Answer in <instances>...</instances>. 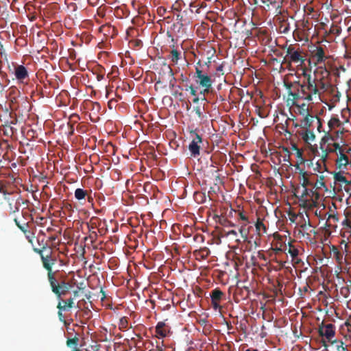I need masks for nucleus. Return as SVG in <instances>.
Segmentation results:
<instances>
[{"mask_svg":"<svg viewBox=\"0 0 351 351\" xmlns=\"http://www.w3.org/2000/svg\"><path fill=\"white\" fill-rule=\"evenodd\" d=\"M247 223H243L241 226V228L239 229V233L241 234V238L243 239L244 241H247L248 239V235L250 233V229L251 227H249L248 228H246Z\"/></svg>","mask_w":351,"mask_h":351,"instance_id":"22","label":"nucleus"},{"mask_svg":"<svg viewBox=\"0 0 351 351\" xmlns=\"http://www.w3.org/2000/svg\"><path fill=\"white\" fill-rule=\"evenodd\" d=\"M332 344H336V349L337 351H349L347 346H343V343L341 341L334 340L331 341Z\"/></svg>","mask_w":351,"mask_h":351,"instance_id":"31","label":"nucleus"},{"mask_svg":"<svg viewBox=\"0 0 351 351\" xmlns=\"http://www.w3.org/2000/svg\"><path fill=\"white\" fill-rule=\"evenodd\" d=\"M305 62V58L302 56V51L300 48L290 45L287 47V56L284 57L282 64L287 65V68L291 69V64H299L302 65Z\"/></svg>","mask_w":351,"mask_h":351,"instance_id":"2","label":"nucleus"},{"mask_svg":"<svg viewBox=\"0 0 351 351\" xmlns=\"http://www.w3.org/2000/svg\"><path fill=\"white\" fill-rule=\"evenodd\" d=\"M311 53H313V57L316 60V64H321L325 62L326 57L325 56V52L323 47H316L314 51H311Z\"/></svg>","mask_w":351,"mask_h":351,"instance_id":"10","label":"nucleus"},{"mask_svg":"<svg viewBox=\"0 0 351 351\" xmlns=\"http://www.w3.org/2000/svg\"><path fill=\"white\" fill-rule=\"evenodd\" d=\"M311 227V224H310V222H308V223H306V222L303 224H302L300 226V228L303 230H307V228Z\"/></svg>","mask_w":351,"mask_h":351,"instance_id":"46","label":"nucleus"},{"mask_svg":"<svg viewBox=\"0 0 351 351\" xmlns=\"http://www.w3.org/2000/svg\"><path fill=\"white\" fill-rule=\"evenodd\" d=\"M166 324L163 321H160L158 322L156 326V332L157 337H165L167 336V330L165 329Z\"/></svg>","mask_w":351,"mask_h":351,"instance_id":"16","label":"nucleus"},{"mask_svg":"<svg viewBox=\"0 0 351 351\" xmlns=\"http://www.w3.org/2000/svg\"><path fill=\"white\" fill-rule=\"evenodd\" d=\"M182 52L176 49L173 45V49L169 51L167 58L170 60L171 62H172L173 65H176V64L178 62V60L182 59Z\"/></svg>","mask_w":351,"mask_h":351,"instance_id":"11","label":"nucleus"},{"mask_svg":"<svg viewBox=\"0 0 351 351\" xmlns=\"http://www.w3.org/2000/svg\"><path fill=\"white\" fill-rule=\"evenodd\" d=\"M348 163V156L341 152L339 158L336 160V165L338 166L339 169H341L342 167H346Z\"/></svg>","mask_w":351,"mask_h":351,"instance_id":"17","label":"nucleus"},{"mask_svg":"<svg viewBox=\"0 0 351 351\" xmlns=\"http://www.w3.org/2000/svg\"><path fill=\"white\" fill-rule=\"evenodd\" d=\"M74 306V298H70L67 300H59L57 308L58 310L68 311Z\"/></svg>","mask_w":351,"mask_h":351,"instance_id":"12","label":"nucleus"},{"mask_svg":"<svg viewBox=\"0 0 351 351\" xmlns=\"http://www.w3.org/2000/svg\"><path fill=\"white\" fill-rule=\"evenodd\" d=\"M245 351H258L257 349H252V348H248L247 350Z\"/></svg>","mask_w":351,"mask_h":351,"instance_id":"64","label":"nucleus"},{"mask_svg":"<svg viewBox=\"0 0 351 351\" xmlns=\"http://www.w3.org/2000/svg\"><path fill=\"white\" fill-rule=\"evenodd\" d=\"M289 248L288 250V253L290 254V255L292 258V261H294L296 263H298L300 261V260L298 258V256L299 254L298 250L296 247H295L294 245L291 244V243H289Z\"/></svg>","mask_w":351,"mask_h":351,"instance_id":"20","label":"nucleus"},{"mask_svg":"<svg viewBox=\"0 0 351 351\" xmlns=\"http://www.w3.org/2000/svg\"><path fill=\"white\" fill-rule=\"evenodd\" d=\"M317 118V116L306 114L304 116V118L301 120L300 126L303 128V130L308 129V128L312 125V123L315 122Z\"/></svg>","mask_w":351,"mask_h":351,"instance_id":"13","label":"nucleus"},{"mask_svg":"<svg viewBox=\"0 0 351 351\" xmlns=\"http://www.w3.org/2000/svg\"><path fill=\"white\" fill-rule=\"evenodd\" d=\"M36 240H37L38 246H40V247H36V248L42 250L43 252L47 246V244L45 242V239H44V234H38L36 238Z\"/></svg>","mask_w":351,"mask_h":351,"instance_id":"26","label":"nucleus"},{"mask_svg":"<svg viewBox=\"0 0 351 351\" xmlns=\"http://www.w3.org/2000/svg\"><path fill=\"white\" fill-rule=\"evenodd\" d=\"M302 188H303V190H302V192L301 193L300 198H308V193H309V189H307V186L302 187Z\"/></svg>","mask_w":351,"mask_h":351,"instance_id":"41","label":"nucleus"},{"mask_svg":"<svg viewBox=\"0 0 351 351\" xmlns=\"http://www.w3.org/2000/svg\"><path fill=\"white\" fill-rule=\"evenodd\" d=\"M301 206L311 209V208H315V204L313 201H311L308 198H300Z\"/></svg>","mask_w":351,"mask_h":351,"instance_id":"27","label":"nucleus"},{"mask_svg":"<svg viewBox=\"0 0 351 351\" xmlns=\"http://www.w3.org/2000/svg\"><path fill=\"white\" fill-rule=\"evenodd\" d=\"M15 222L20 230H21L25 234H26V233L30 234V232L26 229V228L28 226V223H25V224L21 225L19 223H18L16 219H15Z\"/></svg>","mask_w":351,"mask_h":351,"instance_id":"34","label":"nucleus"},{"mask_svg":"<svg viewBox=\"0 0 351 351\" xmlns=\"http://www.w3.org/2000/svg\"><path fill=\"white\" fill-rule=\"evenodd\" d=\"M300 175L302 176L301 180L302 183L301 185L302 187H306L308 186H313V184L309 180V179L307 177V173L304 171L300 169Z\"/></svg>","mask_w":351,"mask_h":351,"instance_id":"21","label":"nucleus"},{"mask_svg":"<svg viewBox=\"0 0 351 351\" xmlns=\"http://www.w3.org/2000/svg\"><path fill=\"white\" fill-rule=\"evenodd\" d=\"M189 89L190 90L191 95H192L193 96L197 95V90L195 89V88L193 86H189V88H186V90H187Z\"/></svg>","mask_w":351,"mask_h":351,"instance_id":"42","label":"nucleus"},{"mask_svg":"<svg viewBox=\"0 0 351 351\" xmlns=\"http://www.w3.org/2000/svg\"><path fill=\"white\" fill-rule=\"evenodd\" d=\"M226 235L227 236H229V235H233L234 237H237L238 236V232L236 231V230H229L228 232H226Z\"/></svg>","mask_w":351,"mask_h":351,"instance_id":"45","label":"nucleus"},{"mask_svg":"<svg viewBox=\"0 0 351 351\" xmlns=\"http://www.w3.org/2000/svg\"><path fill=\"white\" fill-rule=\"evenodd\" d=\"M25 234H26V238H27V239L28 240V241H29V243H31L32 244H33V239H32V237H29V234L26 233Z\"/></svg>","mask_w":351,"mask_h":351,"instance_id":"54","label":"nucleus"},{"mask_svg":"<svg viewBox=\"0 0 351 351\" xmlns=\"http://www.w3.org/2000/svg\"><path fill=\"white\" fill-rule=\"evenodd\" d=\"M223 295V292L221 291L219 289H215L210 293V300L211 301H219L220 302L222 300V297Z\"/></svg>","mask_w":351,"mask_h":351,"instance_id":"19","label":"nucleus"},{"mask_svg":"<svg viewBox=\"0 0 351 351\" xmlns=\"http://www.w3.org/2000/svg\"><path fill=\"white\" fill-rule=\"evenodd\" d=\"M197 66L198 67H199V69H201L202 63H201V61H200V60H199V61L196 63V66H195H195Z\"/></svg>","mask_w":351,"mask_h":351,"instance_id":"61","label":"nucleus"},{"mask_svg":"<svg viewBox=\"0 0 351 351\" xmlns=\"http://www.w3.org/2000/svg\"><path fill=\"white\" fill-rule=\"evenodd\" d=\"M321 162H317L316 163V168L315 169H317L319 172L322 171V168L324 169V170H326V166L325 165V162H322V159L321 158Z\"/></svg>","mask_w":351,"mask_h":351,"instance_id":"36","label":"nucleus"},{"mask_svg":"<svg viewBox=\"0 0 351 351\" xmlns=\"http://www.w3.org/2000/svg\"><path fill=\"white\" fill-rule=\"evenodd\" d=\"M317 124V130L319 132H320V128H322V120L318 117L316 120Z\"/></svg>","mask_w":351,"mask_h":351,"instance_id":"48","label":"nucleus"},{"mask_svg":"<svg viewBox=\"0 0 351 351\" xmlns=\"http://www.w3.org/2000/svg\"><path fill=\"white\" fill-rule=\"evenodd\" d=\"M62 311L63 310H58V317H59V319H60V321L63 320V315L62 313Z\"/></svg>","mask_w":351,"mask_h":351,"instance_id":"53","label":"nucleus"},{"mask_svg":"<svg viewBox=\"0 0 351 351\" xmlns=\"http://www.w3.org/2000/svg\"><path fill=\"white\" fill-rule=\"evenodd\" d=\"M346 325L348 328V332L351 333V322H346Z\"/></svg>","mask_w":351,"mask_h":351,"instance_id":"55","label":"nucleus"},{"mask_svg":"<svg viewBox=\"0 0 351 351\" xmlns=\"http://www.w3.org/2000/svg\"><path fill=\"white\" fill-rule=\"evenodd\" d=\"M316 85L319 88V96L326 90V84L322 80H316Z\"/></svg>","mask_w":351,"mask_h":351,"instance_id":"33","label":"nucleus"},{"mask_svg":"<svg viewBox=\"0 0 351 351\" xmlns=\"http://www.w3.org/2000/svg\"><path fill=\"white\" fill-rule=\"evenodd\" d=\"M300 135L302 140L307 143L311 141H314L315 139V135L314 132L309 130L308 129L303 130L302 132H300Z\"/></svg>","mask_w":351,"mask_h":351,"instance_id":"15","label":"nucleus"},{"mask_svg":"<svg viewBox=\"0 0 351 351\" xmlns=\"http://www.w3.org/2000/svg\"><path fill=\"white\" fill-rule=\"evenodd\" d=\"M34 251L36 254H40L43 268L46 269L47 271H48V274H47V276H48V278L51 276H54L55 272L53 271L52 267L57 262V258L52 255L51 250H50L49 254H44L42 250L37 249L36 247H34Z\"/></svg>","mask_w":351,"mask_h":351,"instance_id":"4","label":"nucleus"},{"mask_svg":"<svg viewBox=\"0 0 351 351\" xmlns=\"http://www.w3.org/2000/svg\"><path fill=\"white\" fill-rule=\"evenodd\" d=\"M328 125L332 130L335 127H339L341 125V121L338 117H333L330 119L329 122H328Z\"/></svg>","mask_w":351,"mask_h":351,"instance_id":"29","label":"nucleus"},{"mask_svg":"<svg viewBox=\"0 0 351 351\" xmlns=\"http://www.w3.org/2000/svg\"><path fill=\"white\" fill-rule=\"evenodd\" d=\"M283 152H285V155H287L288 158H290L291 153L288 147H283L282 148Z\"/></svg>","mask_w":351,"mask_h":351,"instance_id":"47","label":"nucleus"},{"mask_svg":"<svg viewBox=\"0 0 351 351\" xmlns=\"http://www.w3.org/2000/svg\"><path fill=\"white\" fill-rule=\"evenodd\" d=\"M193 254L197 258L199 257L202 259H206L210 254V251L208 247H205L195 251Z\"/></svg>","mask_w":351,"mask_h":351,"instance_id":"18","label":"nucleus"},{"mask_svg":"<svg viewBox=\"0 0 351 351\" xmlns=\"http://www.w3.org/2000/svg\"><path fill=\"white\" fill-rule=\"evenodd\" d=\"M167 69H168L169 72V73H170V76L173 77V70H172V69L170 67V66H169V65H168V66H167Z\"/></svg>","mask_w":351,"mask_h":351,"instance_id":"57","label":"nucleus"},{"mask_svg":"<svg viewBox=\"0 0 351 351\" xmlns=\"http://www.w3.org/2000/svg\"><path fill=\"white\" fill-rule=\"evenodd\" d=\"M51 291L57 298L62 301V297L66 295L71 288V285L65 280H58L56 276L48 278Z\"/></svg>","mask_w":351,"mask_h":351,"instance_id":"3","label":"nucleus"},{"mask_svg":"<svg viewBox=\"0 0 351 351\" xmlns=\"http://www.w3.org/2000/svg\"><path fill=\"white\" fill-rule=\"evenodd\" d=\"M315 193H317L316 190H314L313 189H309L308 198L309 199L311 197H312Z\"/></svg>","mask_w":351,"mask_h":351,"instance_id":"50","label":"nucleus"},{"mask_svg":"<svg viewBox=\"0 0 351 351\" xmlns=\"http://www.w3.org/2000/svg\"><path fill=\"white\" fill-rule=\"evenodd\" d=\"M280 28L282 29L281 32L283 34H287L290 30V26L289 23L281 25Z\"/></svg>","mask_w":351,"mask_h":351,"instance_id":"39","label":"nucleus"},{"mask_svg":"<svg viewBox=\"0 0 351 351\" xmlns=\"http://www.w3.org/2000/svg\"><path fill=\"white\" fill-rule=\"evenodd\" d=\"M173 27H178V29H179L183 27V24L182 23L178 22L176 23H174Z\"/></svg>","mask_w":351,"mask_h":351,"instance_id":"52","label":"nucleus"},{"mask_svg":"<svg viewBox=\"0 0 351 351\" xmlns=\"http://www.w3.org/2000/svg\"><path fill=\"white\" fill-rule=\"evenodd\" d=\"M239 219L244 221L243 223H246L247 224H248L250 223L249 221V219H248V217L245 215L243 214V212H239Z\"/></svg>","mask_w":351,"mask_h":351,"instance_id":"40","label":"nucleus"},{"mask_svg":"<svg viewBox=\"0 0 351 351\" xmlns=\"http://www.w3.org/2000/svg\"><path fill=\"white\" fill-rule=\"evenodd\" d=\"M78 342L79 338L77 336H75L73 338H68L66 340V346L71 350H74L75 348H78Z\"/></svg>","mask_w":351,"mask_h":351,"instance_id":"25","label":"nucleus"},{"mask_svg":"<svg viewBox=\"0 0 351 351\" xmlns=\"http://www.w3.org/2000/svg\"><path fill=\"white\" fill-rule=\"evenodd\" d=\"M73 295H74V298H76L78 295V291H77V290L73 291Z\"/></svg>","mask_w":351,"mask_h":351,"instance_id":"63","label":"nucleus"},{"mask_svg":"<svg viewBox=\"0 0 351 351\" xmlns=\"http://www.w3.org/2000/svg\"><path fill=\"white\" fill-rule=\"evenodd\" d=\"M292 149L295 151H298V149H300L295 144L292 145Z\"/></svg>","mask_w":351,"mask_h":351,"instance_id":"60","label":"nucleus"},{"mask_svg":"<svg viewBox=\"0 0 351 351\" xmlns=\"http://www.w3.org/2000/svg\"><path fill=\"white\" fill-rule=\"evenodd\" d=\"M335 182H341L347 186L350 184V182L348 181L346 177H344L341 172L334 173Z\"/></svg>","mask_w":351,"mask_h":351,"instance_id":"24","label":"nucleus"},{"mask_svg":"<svg viewBox=\"0 0 351 351\" xmlns=\"http://www.w3.org/2000/svg\"><path fill=\"white\" fill-rule=\"evenodd\" d=\"M199 99L197 97H194V98H193V102H194V103H197V102H198V101H199Z\"/></svg>","mask_w":351,"mask_h":351,"instance_id":"62","label":"nucleus"},{"mask_svg":"<svg viewBox=\"0 0 351 351\" xmlns=\"http://www.w3.org/2000/svg\"><path fill=\"white\" fill-rule=\"evenodd\" d=\"M194 78H196V82L201 87L211 88L213 81L211 80L210 76L207 73L203 72L202 69L197 66L195 68Z\"/></svg>","mask_w":351,"mask_h":351,"instance_id":"5","label":"nucleus"},{"mask_svg":"<svg viewBox=\"0 0 351 351\" xmlns=\"http://www.w3.org/2000/svg\"><path fill=\"white\" fill-rule=\"evenodd\" d=\"M318 333L321 337H325L328 341L330 342L335 336V326L332 324H324V322L319 326Z\"/></svg>","mask_w":351,"mask_h":351,"instance_id":"7","label":"nucleus"},{"mask_svg":"<svg viewBox=\"0 0 351 351\" xmlns=\"http://www.w3.org/2000/svg\"><path fill=\"white\" fill-rule=\"evenodd\" d=\"M219 302V301H211V304H213L215 309H217L220 308Z\"/></svg>","mask_w":351,"mask_h":351,"instance_id":"44","label":"nucleus"},{"mask_svg":"<svg viewBox=\"0 0 351 351\" xmlns=\"http://www.w3.org/2000/svg\"><path fill=\"white\" fill-rule=\"evenodd\" d=\"M289 159H290V158H288L287 155L283 156V161L284 162H289Z\"/></svg>","mask_w":351,"mask_h":351,"instance_id":"58","label":"nucleus"},{"mask_svg":"<svg viewBox=\"0 0 351 351\" xmlns=\"http://www.w3.org/2000/svg\"><path fill=\"white\" fill-rule=\"evenodd\" d=\"M297 101H293V105L298 107L299 113L302 116H305L306 114H309L308 113V107L306 103H302L300 105H298L295 104Z\"/></svg>","mask_w":351,"mask_h":351,"instance_id":"23","label":"nucleus"},{"mask_svg":"<svg viewBox=\"0 0 351 351\" xmlns=\"http://www.w3.org/2000/svg\"><path fill=\"white\" fill-rule=\"evenodd\" d=\"M128 317H121L119 322V327L120 330H126L128 328Z\"/></svg>","mask_w":351,"mask_h":351,"instance_id":"32","label":"nucleus"},{"mask_svg":"<svg viewBox=\"0 0 351 351\" xmlns=\"http://www.w3.org/2000/svg\"><path fill=\"white\" fill-rule=\"evenodd\" d=\"M296 156L298 158L302 159V152L301 149H298V151H296Z\"/></svg>","mask_w":351,"mask_h":351,"instance_id":"51","label":"nucleus"},{"mask_svg":"<svg viewBox=\"0 0 351 351\" xmlns=\"http://www.w3.org/2000/svg\"><path fill=\"white\" fill-rule=\"evenodd\" d=\"M332 252L336 261L341 263L343 260V254L335 246H333Z\"/></svg>","mask_w":351,"mask_h":351,"instance_id":"30","label":"nucleus"},{"mask_svg":"<svg viewBox=\"0 0 351 351\" xmlns=\"http://www.w3.org/2000/svg\"><path fill=\"white\" fill-rule=\"evenodd\" d=\"M194 110H195V112H196L198 117H202V112H201L200 108L199 106L195 108Z\"/></svg>","mask_w":351,"mask_h":351,"instance_id":"49","label":"nucleus"},{"mask_svg":"<svg viewBox=\"0 0 351 351\" xmlns=\"http://www.w3.org/2000/svg\"><path fill=\"white\" fill-rule=\"evenodd\" d=\"M202 88H203V90H202L200 91L201 95H206L209 93L210 88H206V87H202Z\"/></svg>","mask_w":351,"mask_h":351,"instance_id":"43","label":"nucleus"},{"mask_svg":"<svg viewBox=\"0 0 351 351\" xmlns=\"http://www.w3.org/2000/svg\"><path fill=\"white\" fill-rule=\"evenodd\" d=\"M86 195H87L86 191L82 189L78 188L75 191V197L76 199H77L78 201L84 199Z\"/></svg>","mask_w":351,"mask_h":351,"instance_id":"28","label":"nucleus"},{"mask_svg":"<svg viewBox=\"0 0 351 351\" xmlns=\"http://www.w3.org/2000/svg\"><path fill=\"white\" fill-rule=\"evenodd\" d=\"M330 218H333L336 220H337L338 219L336 217L335 215H330L329 216H328V219H330Z\"/></svg>","mask_w":351,"mask_h":351,"instance_id":"59","label":"nucleus"},{"mask_svg":"<svg viewBox=\"0 0 351 351\" xmlns=\"http://www.w3.org/2000/svg\"><path fill=\"white\" fill-rule=\"evenodd\" d=\"M338 151L339 154H341V152L343 153V149L340 145L338 143H333L332 147H328L325 150H323V154L322 155V162H326L328 153L337 152Z\"/></svg>","mask_w":351,"mask_h":351,"instance_id":"9","label":"nucleus"},{"mask_svg":"<svg viewBox=\"0 0 351 351\" xmlns=\"http://www.w3.org/2000/svg\"><path fill=\"white\" fill-rule=\"evenodd\" d=\"M309 199L311 201H313L315 206L317 207L318 205V201L319 199V193L317 192L315 193L314 195L309 198Z\"/></svg>","mask_w":351,"mask_h":351,"instance_id":"37","label":"nucleus"},{"mask_svg":"<svg viewBox=\"0 0 351 351\" xmlns=\"http://www.w3.org/2000/svg\"><path fill=\"white\" fill-rule=\"evenodd\" d=\"M256 231L258 237H261L267 232V228L263 222V219L258 217L256 222L255 223Z\"/></svg>","mask_w":351,"mask_h":351,"instance_id":"14","label":"nucleus"},{"mask_svg":"<svg viewBox=\"0 0 351 351\" xmlns=\"http://www.w3.org/2000/svg\"><path fill=\"white\" fill-rule=\"evenodd\" d=\"M100 292L102 295L101 300H104L106 298V295L105 294L104 291L101 289Z\"/></svg>","mask_w":351,"mask_h":351,"instance_id":"56","label":"nucleus"},{"mask_svg":"<svg viewBox=\"0 0 351 351\" xmlns=\"http://www.w3.org/2000/svg\"><path fill=\"white\" fill-rule=\"evenodd\" d=\"M16 78L21 83H23L25 80L29 77L28 71L24 65L19 64L15 66V71H14Z\"/></svg>","mask_w":351,"mask_h":351,"instance_id":"8","label":"nucleus"},{"mask_svg":"<svg viewBox=\"0 0 351 351\" xmlns=\"http://www.w3.org/2000/svg\"><path fill=\"white\" fill-rule=\"evenodd\" d=\"M219 223H221V224L223 225V226H227V227H234L235 226V224L234 223H232V221H230L226 219H221V221H219Z\"/></svg>","mask_w":351,"mask_h":351,"instance_id":"35","label":"nucleus"},{"mask_svg":"<svg viewBox=\"0 0 351 351\" xmlns=\"http://www.w3.org/2000/svg\"><path fill=\"white\" fill-rule=\"evenodd\" d=\"M302 75L305 79L302 82L300 81L285 82L284 86L288 91L289 96L291 97L292 101L299 99L308 102L314 100L322 101L319 97V88L316 85V79L305 71H303Z\"/></svg>","mask_w":351,"mask_h":351,"instance_id":"1","label":"nucleus"},{"mask_svg":"<svg viewBox=\"0 0 351 351\" xmlns=\"http://www.w3.org/2000/svg\"><path fill=\"white\" fill-rule=\"evenodd\" d=\"M192 140L189 145L191 156L196 158L200 154V144L202 143V138L197 132H191Z\"/></svg>","mask_w":351,"mask_h":351,"instance_id":"6","label":"nucleus"},{"mask_svg":"<svg viewBox=\"0 0 351 351\" xmlns=\"http://www.w3.org/2000/svg\"><path fill=\"white\" fill-rule=\"evenodd\" d=\"M314 186H315L317 189H320L322 186H325V184L324 182V176L319 177V180L317 181Z\"/></svg>","mask_w":351,"mask_h":351,"instance_id":"38","label":"nucleus"}]
</instances>
